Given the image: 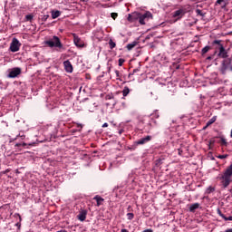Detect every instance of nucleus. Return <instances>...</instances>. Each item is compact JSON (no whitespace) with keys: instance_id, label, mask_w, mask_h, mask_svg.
<instances>
[{"instance_id":"nucleus-29","label":"nucleus","mask_w":232,"mask_h":232,"mask_svg":"<svg viewBox=\"0 0 232 232\" xmlns=\"http://www.w3.org/2000/svg\"><path fill=\"white\" fill-rule=\"evenodd\" d=\"M217 212H218V215H219V217H221V218H223V219L226 218V215H224L222 213V210H220V208H218Z\"/></svg>"},{"instance_id":"nucleus-25","label":"nucleus","mask_w":232,"mask_h":232,"mask_svg":"<svg viewBox=\"0 0 232 232\" xmlns=\"http://www.w3.org/2000/svg\"><path fill=\"white\" fill-rule=\"evenodd\" d=\"M25 21H29L30 23H32V21H34V14L25 15Z\"/></svg>"},{"instance_id":"nucleus-14","label":"nucleus","mask_w":232,"mask_h":232,"mask_svg":"<svg viewBox=\"0 0 232 232\" xmlns=\"http://www.w3.org/2000/svg\"><path fill=\"white\" fill-rule=\"evenodd\" d=\"M198 208H200V203L191 204V205H189L188 211L190 213H195V211H197V209H198Z\"/></svg>"},{"instance_id":"nucleus-20","label":"nucleus","mask_w":232,"mask_h":232,"mask_svg":"<svg viewBox=\"0 0 232 232\" xmlns=\"http://www.w3.org/2000/svg\"><path fill=\"white\" fill-rule=\"evenodd\" d=\"M122 95L123 97H128L130 95V87L125 86L123 91H122Z\"/></svg>"},{"instance_id":"nucleus-34","label":"nucleus","mask_w":232,"mask_h":232,"mask_svg":"<svg viewBox=\"0 0 232 232\" xmlns=\"http://www.w3.org/2000/svg\"><path fill=\"white\" fill-rule=\"evenodd\" d=\"M218 159H221V160L227 159V154H226V155H219V156H218Z\"/></svg>"},{"instance_id":"nucleus-39","label":"nucleus","mask_w":232,"mask_h":232,"mask_svg":"<svg viewBox=\"0 0 232 232\" xmlns=\"http://www.w3.org/2000/svg\"><path fill=\"white\" fill-rule=\"evenodd\" d=\"M224 220H226V221H227V220H232V216H230V217H228V218L225 216Z\"/></svg>"},{"instance_id":"nucleus-12","label":"nucleus","mask_w":232,"mask_h":232,"mask_svg":"<svg viewBox=\"0 0 232 232\" xmlns=\"http://www.w3.org/2000/svg\"><path fill=\"white\" fill-rule=\"evenodd\" d=\"M88 215V211L87 210H82L79 215L77 216L78 220H80V222H84V220H86V216Z\"/></svg>"},{"instance_id":"nucleus-2","label":"nucleus","mask_w":232,"mask_h":232,"mask_svg":"<svg viewBox=\"0 0 232 232\" xmlns=\"http://www.w3.org/2000/svg\"><path fill=\"white\" fill-rule=\"evenodd\" d=\"M212 46L215 48V53H218V56L221 59H227V51L224 47V44H222V40H214L212 42Z\"/></svg>"},{"instance_id":"nucleus-45","label":"nucleus","mask_w":232,"mask_h":232,"mask_svg":"<svg viewBox=\"0 0 232 232\" xmlns=\"http://www.w3.org/2000/svg\"><path fill=\"white\" fill-rule=\"evenodd\" d=\"M212 59H213V56H208V57L207 58L208 61H212Z\"/></svg>"},{"instance_id":"nucleus-36","label":"nucleus","mask_w":232,"mask_h":232,"mask_svg":"<svg viewBox=\"0 0 232 232\" xmlns=\"http://www.w3.org/2000/svg\"><path fill=\"white\" fill-rule=\"evenodd\" d=\"M15 146L17 147V148H19V147H21V146H26V143H16L15 144Z\"/></svg>"},{"instance_id":"nucleus-40","label":"nucleus","mask_w":232,"mask_h":232,"mask_svg":"<svg viewBox=\"0 0 232 232\" xmlns=\"http://www.w3.org/2000/svg\"><path fill=\"white\" fill-rule=\"evenodd\" d=\"M221 142H222V144H227V141H226V139H224V138L221 139Z\"/></svg>"},{"instance_id":"nucleus-30","label":"nucleus","mask_w":232,"mask_h":232,"mask_svg":"<svg viewBox=\"0 0 232 232\" xmlns=\"http://www.w3.org/2000/svg\"><path fill=\"white\" fill-rule=\"evenodd\" d=\"M151 117H153L154 119H159V117H160V116L159 115V111H156L155 112H153V113L151 114Z\"/></svg>"},{"instance_id":"nucleus-18","label":"nucleus","mask_w":232,"mask_h":232,"mask_svg":"<svg viewBox=\"0 0 232 232\" xmlns=\"http://www.w3.org/2000/svg\"><path fill=\"white\" fill-rule=\"evenodd\" d=\"M14 217L19 218V222L15 224V227H18V229H21V222L23 221V218H21V215L18 213L14 214Z\"/></svg>"},{"instance_id":"nucleus-16","label":"nucleus","mask_w":232,"mask_h":232,"mask_svg":"<svg viewBox=\"0 0 232 232\" xmlns=\"http://www.w3.org/2000/svg\"><path fill=\"white\" fill-rule=\"evenodd\" d=\"M52 19H57V17H61V11H52Z\"/></svg>"},{"instance_id":"nucleus-8","label":"nucleus","mask_w":232,"mask_h":232,"mask_svg":"<svg viewBox=\"0 0 232 232\" xmlns=\"http://www.w3.org/2000/svg\"><path fill=\"white\" fill-rule=\"evenodd\" d=\"M21 75V68L15 67L9 72L8 77L9 79H15V77H18Z\"/></svg>"},{"instance_id":"nucleus-27","label":"nucleus","mask_w":232,"mask_h":232,"mask_svg":"<svg viewBox=\"0 0 232 232\" xmlns=\"http://www.w3.org/2000/svg\"><path fill=\"white\" fill-rule=\"evenodd\" d=\"M10 171H12L11 169H6L5 170H3L0 172L1 177H3V175H6L7 173H10Z\"/></svg>"},{"instance_id":"nucleus-38","label":"nucleus","mask_w":232,"mask_h":232,"mask_svg":"<svg viewBox=\"0 0 232 232\" xmlns=\"http://www.w3.org/2000/svg\"><path fill=\"white\" fill-rule=\"evenodd\" d=\"M115 73H116L117 79H119L121 77V72L118 70H116Z\"/></svg>"},{"instance_id":"nucleus-42","label":"nucleus","mask_w":232,"mask_h":232,"mask_svg":"<svg viewBox=\"0 0 232 232\" xmlns=\"http://www.w3.org/2000/svg\"><path fill=\"white\" fill-rule=\"evenodd\" d=\"M137 72H140V69H134L133 73H137Z\"/></svg>"},{"instance_id":"nucleus-3","label":"nucleus","mask_w":232,"mask_h":232,"mask_svg":"<svg viewBox=\"0 0 232 232\" xmlns=\"http://www.w3.org/2000/svg\"><path fill=\"white\" fill-rule=\"evenodd\" d=\"M45 44L49 46V48H58L57 52L64 50V46L58 36H53L50 40L45 41Z\"/></svg>"},{"instance_id":"nucleus-7","label":"nucleus","mask_w":232,"mask_h":232,"mask_svg":"<svg viewBox=\"0 0 232 232\" xmlns=\"http://www.w3.org/2000/svg\"><path fill=\"white\" fill-rule=\"evenodd\" d=\"M140 13L134 12L132 14H128L127 21H129V23H135V21H140Z\"/></svg>"},{"instance_id":"nucleus-47","label":"nucleus","mask_w":232,"mask_h":232,"mask_svg":"<svg viewBox=\"0 0 232 232\" xmlns=\"http://www.w3.org/2000/svg\"><path fill=\"white\" fill-rule=\"evenodd\" d=\"M78 128H82V124H78Z\"/></svg>"},{"instance_id":"nucleus-46","label":"nucleus","mask_w":232,"mask_h":232,"mask_svg":"<svg viewBox=\"0 0 232 232\" xmlns=\"http://www.w3.org/2000/svg\"><path fill=\"white\" fill-rule=\"evenodd\" d=\"M226 232H232V228L227 229Z\"/></svg>"},{"instance_id":"nucleus-6","label":"nucleus","mask_w":232,"mask_h":232,"mask_svg":"<svg viewBox=\"0 0 232 232\" xmlns=\"http://www.w3.org/2000/svg\"><path fill=\"white\" fill-rule=\"evenodd\" d=\"M21 48V43L17 38H14L10 44V51L13 53L19 52Z\"/></svg>"},{"instance_id":"nucleus-41","label":"nucleus","mask_w":232,"mask_h":232,"mask_svg":"<svg viewBox=\"0 0 232 232\" xmlns=\"http://www.w3.org/2000/svg\"><path fill=\"white\" fill-rule=\"evenodd\" d=\"M142 232H153V229L148 228V229L143 230Z\"/></svg>"},{"instance_id":"nucleus-17","label":"nucleus","mask_w":232,"mask_h":232,"mask_svg":"<svg viewBox=\"0 0 232 232\" xmlns=\"http://www.w3.org/2000/svg\"><path fill=\"white\" fill-rule=\"evenodd\" d=\"M137 44H139V43L135 42V41L127 44V50H129V51L133 50V48H135L137 46Z\"/></svg>"},{"instance_id":"nucleus-15","label":"nucleus","mask_w":232,"mask_h":232,"mask_svg":"<svg viewBox=\"0 0 232 232\" xmlns=\"http://www.w3.org/2000/svg\"><path fill=\"white\" fill-rule=\"evenodd\" d=\"M93 200H96L97 204L96 206L99 208L101 206H102V203L104 202V198H102V197L99 196V195H96L94 198H93Z\"/></svg>"},{"instance_id":"nucleus-4","label":"nucleus","mask_w":232,"mask_h":232,"mask_svg":"<svg viewBox=\"0 0 232 232\" xmlns=\"http://www.w3.org/2000/svg\"><path fill=\"white\" fill-rule=\"evenodd\" d=\"M227 71L232 72L231 59L223 60L219 67V72L221 75H226V73H227Z\"/></svg>"},{"instance_id":"nucleus-24","label":"nucleus","mask_w":232,"mask_h":232,"mask_svg":"<svg viewBox=\"0 0 232 232\" xmlns=\"http://www.w3.org/2000/svg\"><path fill=\"white\" fill-rule=\"evenodd\" d=\"M109 46L111 50H113V48H115V46H117V44H115V42H113V40H110L109 41Z\"/></svg>"},{"instance_id":"nucleus-35","label":"nucleus","mask_w":232,"mask_h":232,"mask_svg":"<svg viewBox=\"0 0 232 232\" xmlns=\"http://www.w3.org/2000/svg\"><path fill=\"white\" fill-rule=\"evenodd\" d=\"M160 164H162V160H157L156 166H160Z\"/></svg>"},{"instance_id":"nucleus-10","label":"nucleus","mask_w":232,"mask_h":232,"mask_svg":"<svg viewBox=\"0 0 232 232\" xmlns=\"http://www.w3.org/2000/svg\"><path fill=\"white\" fill-rule=\"evenodd\" d=\"M63 66H64V70H65V72H67V73L73 72V65H72V63L70 62V60L64 61Z\"/></svg>"},{"instance_id":"nucleus-26","label":"nucleus","mask_w":232,"mask_h":232,"mask_svg":"<svg viewBox=\"0 0 232 232\" xmlns=\"http://www.w3.org/2000/svg\"><path fill=\"white\" fill-rule=\"evenodd\" d=\"M213 191H215V187H208V188H207V191H206V193L208 194V195H209V194H211V193H213Z\"/></svg>"},{"instance_id":"nucleus-44","label":"nucleus","mask_w":232,"mask_h":232,"mask_svg":"<svg viewBox=\"0 0 232 232\" xmlns=\"http://www.w3.org/2000/svg\"><path fill=\"white\" fill-rule=\"evenodd\" d=\"M121 232H130L128 229H126V228H122L121 230Z\"/></svg>"},{"instance_id":"nucleus-23","label":"nucleus","mask_w":232,"mask_h":232,"mask_svg":"<svg viewBox=\"0 0 232 232\" xmlns=\"http://www.w3.org/2000/svg\"><path fill=\"white\" fill-rule=\"evenodd\" d=\"M196 14L197 15H200L201 17H206V13H204L202 10L200 9H197L196 10Z\"/></svg>"},{"instance_id":"nucleus-5","label":"nucleus","mask_w":232,"mask_h":232,"mask_svg":"<svg viewBox=\"0 0 232 232\" xmlns=\"http://www.w3.org/2000/svg\"><path fill=\"white\" fill-rule=\"evenodd\" d=\"M150 19H153V14L151 12L147 11L145 14H140V20L139 23L140 24H146Z\"/></svg>"},{"instance_id":"nucleus-19","label":"nucleus","mask_w":232,"mask_h":232,"mask_svg":"<svg viewBox=\"0 0 232 232\" xmlns=\"http://www.w3.org/2000/svg\"><path fill=\"white\" fill-rule=\"evenodd\" d=\"M209 50H211V46H209V45L205 46L201 50V55H206V53H208V52H209Z\"/></svg>"},{"instance_id":"nucleus-32","label":"nucleus","mask_w":232,"mask_h":232,"mask_svg":"<svg viewBox=\"0 0 232 232\" xmlns=\"http://www.w3.org/2000/svg\"><path fill=\"white\" fill-rule=\"evenodd\" d=\"M124 63H126V60L120 58L119 59V66H122V64H124Z\"/></svg>"},{"instance_id":"nucleus-37","label":"nucleus","mask_w":232,"mask_h":232,"mask_svg":"<svg viewBox=\"0 0 232 232\" xmlns=\"http://www.w3.org/2000/svg\"><path fill=\"white\" fill-rule=\"evenodd\" d=\"M226 0H217L216 5H222Z\"/></svg>"},{"instance_id":"nucleus-1","label":"nucleus","mask_w":232,"mask_h":232,"mask_svg":"<svg viewBox=\"0 0 232 232\" xmlns=\"http://www.w3.org/2000/svg\"><path fill=\"white\" fill-rule=\"evenodd\" d=\"M217 180L219 182L221 189H227L229 185L232 183V164L227 169L218 174Z\"/></svg>"},{"instance_id":"nucleus-28","label":"nucleus","mask_w":232,"mask_h":232,"mask_svg":"<svg viewBox=\"0 0 232 232\" xmlns=\"http://www.w3.org/2000/svg\"><path fill=\"white\" fill-rule=\"evenodd\" d=\"M134 218H135V214H133V213L127 214L128 220H133Z\"/></svg>"},{"instance_id":"nucleus-21","label":"nucleus","mask_w":232,"mask_h":232,"mask_svg":"<svg viewBox=\"0 0 232 232\" xmlns=\"http://www.w3.org/2000/svg\"><path fill=\"white\" fill-rule=\"evenodd\" d=\"M217 121V116L212 117L206 125V128H208V126H211V124H214V122Z\"/></svg>"},{"instance_id":"nucleus-13","label":"nucleus","mask_w":232,"mask_h":232,"mask_svg":"<svg viewBox=\"0 0 232 232\" xmlns=\"http://www.w3.org/2000/svg\"><path fill=\"white\" fill-rule=\"evenodd\" d=\"M150 140H151V136H146L145 138H141L140 140L136 141V144L138 146L142 145V144H146V143L150 142Z\"/></svg>"},{"instance_id":"nucleus-11","label":"nucleus","mask_w":232,"mask_h":232,"mask_svg":"<svg viewBox=\"0 0 232 232\" xmlns=\"http://www.w3.org/2000/svg\"><path fill=\"white\" fill-rule=\"evenodd\" d=\"M183 15H186V11L184 9H179L173 13V17L177 20L182 19Z\"/></svg>"},{"instance_id":"nucleus-33","label":"nucleus","mask_w":232,"mask_h":232,"mask_svg":"<svg viewBox=\"0 0 232 232\" xmlns=\"http://www.w3.org/2000/svg\"><path fill=\"white\" fill-rule=\"evenodd\" d=\"M213 144H215V140H210L208 141V149L211 150V146H213Z\"/></svg>"},{"instance_id":"nucleus-43","label":"nucleus","mask_w":232,"mask_h":232,"mask_svg":"<svg viewBox=\"0 0 232 232\" xmlns=\"http://www.w3.org/2000/svg\"><path fill=\"white\" fill-rule=\"evenodd\" d=\"M102 128H108V123H103Z\"/></svg>"},{"instance_id":"nucleus-31","label":"nucleus","mask_w":232,"mask_h":232,"mask_svg":"<svg viewBox=\"0 0 232 232\" xmlns=\"http://www.w3.org/2000/svg\"><path fill=\"white\" fill-rule=\"evenodd\" d=\"M111 17L112 19L116 20L117 17H119V14H117V13H111Z\"/></svg>"},{"instance_id":"nucleus-9","label":"nucleus","mask_w":232,"mask_h":232,"mask_svg":"<svg viewBox=\"0 0 232 232\" xmlns=\"http://www.w3.org/2000/svg\"><path fill=\"white\" fill-rule=\"evenodd\" d=\"M72 37H73V43L75 46H77V48H84V42L81 40V38H79L77 34H73Z\"/></svg>"},{"instance_id":"nucleus-22","label":"nucleus","mask_w":232,"mask_h":232,"mask_svg":"<svg viewBox=\"0 0 232 232\" xmlns=\"http://www.w3.org/2000/svg\"><path fill=\"white\" fill-rule=\"evenodd\" d=\"M50 18V14H44V15H41V21L42 23H46V21H48V19Z\"/></svg>"}]
</instances>
